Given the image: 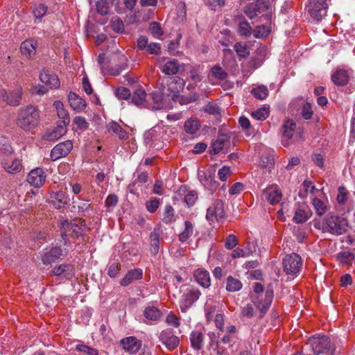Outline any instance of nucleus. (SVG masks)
I'll list each match as a JSON object with an SVG mask.
<instances>
[{
  "label": "nucleus",
  "mask_w": 355,
  "mask_h": 355,
  "mask_svg": "<svg viewBox=\"0 0 355 355\" xmlns=\"http://www.w3.org/2000/svg\"><path fill=\"white\" fill-rule=\"evenodd\" d=\"M309 345L316 355L327 352L331 347L329 338L325 336L315 335L309 338Z\"/></svg>",
  "instance_id": "nucleus-7"
},
{
  "label": "nucleus",
  "mask_w": 355,
  "mask_h": 355,
  "mask_svg": "<svg viewBox=\"0 0 355 355\" xmlns=\"http://www.w3.org/2000/svg\"><path fill=\"white\" fill-rule=\"evenodd\" d=\"M73 266L71 264L63 263L55 267L51 272L56 276L68 278L73 273Z\"/></svg>",
  "instance_id": "nucleus-28"
},
{
  "label": "nucleus",
  "mask_w": 355,
  "mask_h": 355,
  "mask_svg": "<svg viewBox=\"0 0 355 355\" xmlns=\"http://www.w3.org/2000/svg\"><path fill=\"white\" fill-rule=\"evenodd\" d=\"M159 232L156 230L151 232L150 235V245L153 248L152 252L154 254H157L159 251Z\"/></svg>",
  "instance_id": "nucleus-50"
},
{
  "label": "nucleus",
  "mask_w": 355,
  "mask_h": 355,
  "mask_svg": "<svg viewBox=\"0 0 355 355\" xmlns=\"http://www.w3.org/2000/svg\"><path fill=\"white\" fill-rule=\"evenodd\" d=\"M85 228V222L81 219L64 220L61 223L62 237L65 241L68 235L78 237L83 234Z\"/></svg>",
  "instance_id": "nucleus-4"
},
{
  "label": "nucleus",
  "mask_w": 355,
  "mask_h": 355,
  "mask_svg": "<svg viewBox=\"0 0 355 355\" xmlns=\"http://www.w3.org/2000/svg\"><path fill=\"white\" fill-rule=\"evenodd\" d=\"M68 101L73 110L78 112L83 111L87 106L85 101L73 92L69 94Z\"/></svg>",
  "instance_id": "nucleus-22"
},
{
  "label": "nucleus",
  "mask_w": 355,
  "mask_h": 355,
  "mask_svg": "<svg viewBox=\"0 0 355 355\" xmlns=\"http://www.w3.org/2000/svg\"><path fill=\"white\" fill-rule=\"evenodd\" d=\"M227 76V72L218 64L214 65L211 68L209 73V78H214L217 80H225Z\"/></svg>",
  "instance_id": "nucleus-31"
},
{
  "label": "nucleus",
  "mask_w": 355,
  "mask_h": 355,
  "mask_svg": "<svg viewBox=\"0 0 355 355\" xmlns=\"http://www.w3.org/2000/svg\"><path fill=\"white\" fill-rule=\"evenodd\" d=\"M326 223L329 232L332 234L341 235L347 230L348 222L343 217L331 216L327 219Z\"/></svg>",
  "instance_id": "nucleus-8"
},
{
  "label": "nucleus",
  "mask_w": 355,
  "mask_h": 355,
  "mask_svg": "<svg viewBox=\"0 0 355 355\" xmlns=\"http://www.w3.org/2000/svg\"><path fill=\"white\" fill-rule=\"evenodd\" d=\"M67 254V251L66 250H62L60 247H53L42 254V261L44 264H51L62 259Z\"/></svg>",
  "instance_id": "nucleus-13"
},
{
  "label": "nucleus",
  "mask_w": 355,
  "mask_h": 355,
  "mask_svg": "<svg viewBox=\"0 0 355 355\" xmlns=\"http://www.w3.org/2000/svg\"><path fill=\"white\" fill-rule=\"evenodd\" d=\"M229 145V140L224 136L218 137L214 140L210 147V153L211 154H218L222 152Z\"/></svg>",
  "instance_id": "nucleus-25"
},
{
  "label": "nucleus",
  "mask_w": 355,
  "mask_h": 355,
  "mask_svg": "<svg viewBox=\"0 0 355 355\" xmlns=\"http://www.w3.org/2000/svg\"><path fill=\"white\" fill-rule=\"evenodd\" d=\"M40 80L49 89H56L60 86V80L55 73L42 71L40 75Z\"/></svg>",
  "instance_id": "nucleus-19"
},
{
  "label": "nucleus",
  "mask_w": 355,
  "mask_h": 355,
  "mask_svg": "<svg viewBox=\"0 0 355 355\" xmlns=\"http://www.w3.org/2000/svg\"><path fill=\"white\" fill-rule=\"evenodd\" d=\"M198 199V194L195 191H189L184 196V200L189 207H192Z\"/></svg>",
  "instance_id": "nucleus-60"
},
{
  "label": "nucleus",
  "mask_w": 355,
  "mask_h": 355,
  "mask_svg": "<svg viewBox=\"0 0 355 355\" xmlns=\"http://www.w3.org/2000/svg\"><path fill=\"white\" fill-rule=\"evenodd\" d=\"M331 80L337 86L346 85L349 80V76L347 71L338 69L331 74Z\"/></svg>",
  "instance_id": "nucleus-29"
},
{
  "label": "nucleus",
  "mask_w": 355,
  "mask_h": 355,
  "mask_svg": "<svg viewBox=\"0 0 355 355\" xmlns=\"http://www.w3.org/2000/svg\"><path fill=\"white\" fill-rule=\"evenodd\" d=\"M301 257L295 253L286 255L283 259V269L288 275L297 276L302 268Z\"/></svg>",
  "instance_id": "nucleus-5"
},
{
  "label": "nucleus",
  "mask_w": 355,
  "mask_h": 355,
  "mask_svg": "<svg viewBox=\"0 0 355 355\" xmlns=\"http://www.w3.org/2000/svg\"><path fill=\"white\" fill-rule=\"evenodd\" d=\"M243 287L241 281L232 276H228L226 281V290L229 292H236Z\"/></svg>",
  "instance_id": "nucleus-40"
},
{
  "label": "nucleus",
  "mask_w": 355,
  "mask_h": 355,
  "mask_svg": "<svg viewBox=\"0 0 355 355\" xmlns=\"http://www.w3.org/2000/svg\"><path fill=\"white\" fill-rule=\"evenodd\" d=\"M46 178V176L43 169L36 168L29 172L27 176V182L33 187L40 188L44 184Z\"/></svg>",
  "instance_id": "nucleus-15"
},
{
  "label": "nucleus",
  "mask_w": 355,
  "mask_h": 355,
  "mask_svg": "<svg viewBox=\"0 0 355 355\" xmlns=\"http://www.w3.org/2000/svg\"><path fill=\"white\" fill-rule=\"evenodd\" d=\"M37 42L34 40H27L21 44L20 49L22 54L31 58L36 53Z\"/></svg>",
  "instance_id": "nucleus-26"
},
{
  "label": "nucleus",
  "mask_w": 355,
  "mask_h": 355,
  "mask_svg": "<svg viewBox=\"0 0 355 355\" xmlns=\"http://www.w3.org/2000/svg\"><path fill=\"white\" fill-rule=\"evenodd\" d=\"M78 198L80 200L78 204V212L83 214L84 216L89 215L92 207L89 200Z\"/></svg>",
  "instance_id": "nucleus-52"
},
{
  "label": "nucleus",
  "mask_w": 355,
  "mask_h": 355,
  "mask_svg": "<svg viewBox=\"0 0 355 355\" xmlns=\"http://www.w3.org/2000/svg\"><path fill=\"white\" fill-rule=\"evenodd\" d=\"M159 340L169 350L174 349L180 343L179 338L175 336L170 329L162 331L159 336Z\"/></svg>",
  "instance_id": "nucleus-14"
},
{
  "label": "nucleus",
  "mask_w": 355,
  "mask_h": 355,
  "mask_svg": "<svg viewBox=\"0 0 355 355\" xmlns=\"http://www.w3.org/2000/svg\"><path fill=\"white\" fill-rule=\"evenodd\" d=\"M148 30L155 39H159L164 33L160 24L156 21L150 23Z\"/></svg>",
  "instance_id": "nucleus-49"
},
{
  "label": "nucleus",
  "mask_w": 355,
  "mask_h": 355,
  "mask_svg": "<svg viewBox=\"0 0 355 355\" xmlns=\"http://www.w3.org/2000/svg\"><path fill=\"white\" fill-rule=\"evenodd\" d=\"M118 197L115 194H110L105 199V207L107 211H111L117 205Z\"/></svg>",
  "instance_id": "nucleus-53"
},
{
  "label": "nucleus",
  "mask_w": 355,
  "mask_h": 355,
  "mask_svg": "<svg viewBox=\"0 0 355 355\" xmlns=\"http://www.w3.org/2000/svg\"><path fill=\"white\" fill-rule=\"evenodd\" d=\"M112 29L116 33H122L124 31V25L119 17L112 19L110 22Z\"/></svg>",
  "instance_id": "nucleus-64"
},
{
  "label": "nucleus",
  "mask_w": 355,
  "mask_h": 355,
  "mask_svg": "<svg viewBox=\"0 0 355 355\" xmlns=\"http://www.w3.org/2000/svg\"><path fill=\"white\" fill-rule=\"evenodd\" d=\"M311 211L304 209L299 208L295 211L293 218L296 223H303L311 217Z\"/></svg>",
  "instance_id": "nucleus-41"
},
{
  "label": "nucleus",
  "mask_w": 355,
  "mask_h": 355,
  "mask_svg": "<svg viewBox=\"0 0 355 355\" xmlns=\"http://www.w3.org/2000/svg\"><path fill=\"white\" fill-rule=\"evenodd\" d=\"M269 113V109L266 107H263L252 112L251 116L256 120L263 121L268 117Z\"/></svg>",
  "instance_id": "nucleus-48"
},
{
  "label": "nucleus",
  "mask_w": 355,
  "mask_h": 355,
  "mask_svg": "<svg viewBox=\"0 0 355 355\" xmlns=\"http://www.w3.org/2000/svg\"><path fill=\"white\" fill-rule=\"evenodd\" d=\"M282 197L281 189L276 184H272L263 190L261 194L262 200H267L270 205L279 203Z\"/></svg>",
  "instance_id": "nucleus-10"
},
{
  "label": "nucleus",
  "mask_w": 355,
  "mask_h": 355,
  "mask_svg": "<svg viewBox=\"0 0 355 355\" xmlns=\"http://www.w3.org/2000/svg\"><path fill=\"white\" fill-rule=\"evenodd\" d=\"M339 261L343 263L349 264L352 262L354 259V254L350 252H341L337 255Z\"/></svg>",
  "instance_id": "nucleus-54"
},
{
  "label": "nucleus",
  "mask_w": 355,
  "mask_h": 355,
  "mask_svg": "<svg viewBox=\"0 0 355 355\" xmlns=\"http://www.w3.org/2000/svg\"><path fill=\"white\" fill-rule=\"evenodd\" d=\"M200 291L191 285L186 286L182 291V295L180 299V308L182 312H187L188 309L200 298Z\"/></svg>",
  "instance_id": "nucleus-3"
},
{
  "label": "nucleus",
  "mask_w": 355,
  "mask_h": 355,
  "mask_svg": "<svg viewBox=\"0 0 355 355\" xmlns=\"http://www.w3.org/2000/svg\"><path fill=\"white\" fill-rule=\"evenodd\" d=\"M251 93L256 98L263 100L268 96V89L267 87L260 85L253 88Z\"/></svg>",
  "instance_id": "nucleus-47"
},
{
  "label": "nucleus",
  "mask_w": 355,
  "mask_h": 355,
  "mask_svg": "<svg viewBox=\"0 0 355 355\" xmlns=\"http://www.w3.org/2000/svg\"><path fill=\"white\" fill-rule=\"evenodd\" d=\"M107 130L110 132L117 135L120 139H126L128 137L127 132L116 122L110 123Z\"/></svg>",
  "instance_id": "nucleus-39"
},
{
  "label": "nucleus",
  "mask_w": 355,
  "mask_h": 355,
  "mask_svg": "<svg viewBox=\"0 0 355 355\" xmlns=\"http://www.w3.org/2000/svg\"><path fill=\"white\" fill-rule=\"evenodd\" d=\"M297 130L296 123L293 119H288L282 125L283 136L287 139H291Z\"/></svg>",
  "instance_id": "nucleus-34"
},
{
  "label": "nucleus",
  "mask_w": 355,
  "mask_h": 355,
  "mask_svg": "<svg viewBox=\"0 0 355 355\" xmlns=\"http://www.w3.org/2000/svg\"><path fill=\"white\" fill-rule=\"evenodd\" d=\"M200 127V123L196 118H190L184 123V130L187 133L196 135H197Z\"/></svg>",
  "instance_id": "nucleus-35"
},
{
  "label": "nucleus",
  "mask_w": 355,
  "mask_h": 355,
  "mask_svg": "<svg viewBox=\"0 0 355 355\" xmlns=\"http://www.w3.org/2000/svg\"><path fill=\"white\" fill-rule=\"evenodd\" d=\"M123 349L130 354L137 353L141 347V341L135 336H130L121 340Z\"/></svg>",
  "instance_id": "nucleus-17"
},
{
  "label": "nucleus",
  "mask_w": 355,
  "mask_h": 355,
  "mask_svg": "<svg viewBox=\"0 0 355 355\" xmlns=\"http://www.w3.org/2000/svg\"><path fill=\"white\" fill-rule=\"evenodd\" d=\"M2 165L5 171L11 174L17 173L22 168L21 161L19 159H15L10 164L8 162H3Z\"/></svg>",
  "instance_id": "nucleus-36"
},
{
  "label": "nucleus",
  "mask_w": 355,
  "mask_h": 355,
  "mask_svg": "<svg viewBox=\"0 0 355 355\" xmlns=\"http://www.w3.org/2000/svg\"><path fill=\"white\" fill-rule=\"evenodd\" d=\"M143 277L142 270L140 268H135L129 270L125 275L122 278L120 284L122 286H127L135 280H139Z\"/></svg>",
  "instance_id": "nucleus-21"
},
{
  "label": "nucleus",
  "mask_w": 355,
  "mask_h": 355,
  "mask_svg": "<svg viewBox=\"0 0 355 355\" xmlns=\"http://www.w3.org/2000/svg\"><path fill=\"white\" fill-rule=\"evenodd\" d=\"M190 342L191 347L196 351L202 348L204 343V336L202 333L198 331H192L190 334Z\"/></svg>",
  "instance_id": "nucleus-30"
},
{
  "label": "nucleus",
  "mask_w": 355,
  "mask_h": 355,
  "mask_svg": "<svg viewBox=\"0 0 355 355\" xmlns=\"http://www.w3.org/2000/svg\"><path fill=\"white\" fill-rule=\"evenodd\" d=\"M164 107V95L161 92L155 91L147 94L146 108L157 110Z\"/></svg>",
  "instance_id": "nucleus-12"
},
{
  "label": "nucleus",
  "mask_w": 355,
  "mask_h": 355,
  "mask_svg": "<svg viewBox=\"0 0 355 355\" xmlns=\"http://www.w3.org/2000/svg\"><path fill=\"white\" fill-rule=\"evenodd\" d=\"M40 122V112L32 105L20 107L15 120L16 125L24 131L35 128Z\"/></svg>",
  "instance_id": "nucleus-1"
},
{
  "label": "nucleus",
  "mask_w": 355,
  "mask_h": 355,
  "mask_svg": "<svg viewBox=\"0 0 355 355\" xmlns=\"http://www.w3.org/2000/svg\"><path fill=\"white\" fill-rule=\"evenodd\" d=\"M96 11L101 15H105L109 12V5L107 0H99L96 3Z\"/></svg>",
  "instance_id": "nucleus-57"
},
{
  "label": "nucleus",
  "mask_w": 355,
  "mask_h": 355,
  "mask_svg": "<svg viewBox=\"0 0 355 355\" xmlns=\"http://www.w3.org/2000/svg\"><path fill=\"white\" fill-rule=\"evenodd\" d=\"M67 202V196L65 193L62 191H58L54 194L53 203L56 208L60 209L64 207Z\"/></svg>",
  "instance_id": "nucleus-43"
},
{
  "label": "nucleus",
  "mask_w": 355,
  "mask_h": 355,
  "mask_svg": "<svg viewBox=\"0 0 355 355\" xmlns=\"http://www.w3.org/2000/svg\"><path fill=\"white\" fill-rule=\"evenodd\" d=\"M239 122L240 125L242 127V128L243 130H246V135L248 136H250L251 135L253 134L254 131L251 128L250 122L247 117H245L244 116H241L239 120Z\"/></svg>",
  "instance_id": "nucleus-58"
},
{
  "label": "nucleus",
  "mask_w": 355,
  "mask_h": 355,
  "mask_svg": "<svg viewBox=\"0 0 355 355\" xmlns=\"http://www.w3.org/2000/svg\"><path fill=\"white\" fill-rule=\"evenodd\" d=\"M144 315L146 319L150 321L157 322L160 319L162 312L157 307L149 305L144 309Z\"/></svg>",
  "instance_id": "nucleus-33"
},
{
  "label": "nucleus",
  "mask_w": 355,
  "mask_h": 355,
  "mask_svg": "<svg viewBox=\"0 0 355 355\" xmlns=\"http://www.w3.org/2000/svg\"><path fill=\"white\" fill-rule=\"evenodd\" d=\"M201 183L209 190H215L218 187V183L214 180V178L209 174V175H205L203 178L200 176Z\"/></svg>",
  "instance_id": "nucleus-45"
},
{
  "label": "nucleus",
  "mask_w": 355,
  "mask_h": 355,
  "mask_svg": "<svg viewBox=\"0 0 355 355\" xmlns=\"http://www.w3.org/2000/svg\"><path fill=\"white\" fill-rule=\"evenodd\" d=\"M73 123L74 125H76L77 129L82 131L86 130L89 127L88 122L83 116H76L73 120Z\"/></svg>",
  "instance_id": "nucleus-56"
},
{
  "label": "nucleus",
  "mask_w": 355,
  "mask_h": 355,
  "mask_svg": "<svg viewBox=\"0 0 355 355\" xmlns=\"http://www.w3.org/2000/svg\"><path fill=\"white\" fill-rule=\"evenodd\" d=\"M257 4H250L245 8L244 12L250 19L257 17L260 11L257 9Z\"/></svg>",
  "instance_id": "nucleus-62"
},
{
  "label": "nucleus",
  "mask_w": 355,
  "mask_h": 355,
  "mask_svg": "<svg viewBox=\"0 0 355 355\" xmlns=\"http://www.w3.org/2000/svg\"><path fill=\"white\" fill-rule=\"evenodd\" d=\"M76 349L78 352L87 355H98V352L97 349L86 345H78L76 347Z\"/></svg>",
  "instance_id": "nucleus-55"
},
{
  "label": "nucleus",
  "mask_w": 355,
  "mask_h": 355,
  "mask_svg": "<svg viewBox=\"0 0 355 355\" xmlns=\"http://www.w3.org/2000/svg\"><path fill=\"white\" fill-rule=\"evenodd\" d=\"M307 7L309 14L315 21H320L327 15V0H309Z\"/></svg>",
  "instance_id": "nucleus-6"
},
{
  "label": "nucleus",
  "mask_w": 355,
  "mask_h": 355,
  "mask_svg": "<svg viewBox=\"0 0 355 355\" xmlns=\"http://www.w3.org/2000/svg\"><path fill=\"white\" fill-rule=\"evenodd\" d=\"M255 302L252 304H248L246 306L243 307L241 310V315L243 317L252 318L254 315L255 312Z\"/></svg>",
  "instance_id": "nucleus-63"
},
{
  "label": "nucleus",
  "mask_w": 355,
  "mask_h": 355,
  "mask_svg": "<svg viewBox=\"0 0 355 355\" xmlns=\"http://www.w3.org/2000/svg\"><path fill=\"white\" fill-rule=\"evenodd\" d=\"M225 216L223 202L220 200H215L207 210L206 218L212 223L219 221Z\"/></svg>",
  "instance_id": "nucleus-9"
},
{
  "label": "nucleus",
  "mask_w": 355,
  "mask_h": 355,
  "mask_svg": "<svg viewBox=\"0 0 355 355\" xmlns=\"http://www.w3.org/2000/svg\"><path fill=\"white\" fill-rule=\"evenodd\" d=\"M238 32L241 36L248 37L252 34V28L248 22L243 21L239 24Z\"/></svg>",
  "instance_id": "nucleus-51"
},
{
  "label": "nucleus",
  "mask_w": 355,
  "mask_h": 355,
  "mask_svg": "<svg viewBox=\"0 0 355 355\" xmlns=\"http://www.w3.org/2000/svg\"><path fill=\"white\" fill-rule=\"evenodd\" d=\"M23 95V90L21 86H16L14 89L6 91L3 102L10 106H18L20 105Z\"/></svg>",
  "instance_id": "nucleus-16"
},
{
  "label": "nucleus",
  "mask_w": 355,
  "mask_h": 355,
  "mask_svg": "<svg viewBox=\"0 0 355 355\" xmlns=\"http://www.w3.org/2000/svg\"><path fill=\"white\" fill-rule=\"evenodd\" d=\"M181 67V64L178 60L173 59L160 65L159 68L162 72L166 75H175L179 71Z\"/></svg>",
  "instance_id": "nucleus-23"
},
{
  "label": "nucleus",
  "mask_w": 355,
  "mask_h": 355,
  "mask_svg": "<svg viewBox=\"0 0 355 355\" xmlns=\"http://www.w3.org/2000/svg\"><path fill=\"white\" fill-rule=\"evenodd\" d=\"M147 94L141 88L136 89L132 96V102L137 106L146 108Z\"/></svg>",
  "instance_id": "nucleus-32"
},
{
  "label": "nucleus",
  "mask_w": 355,
  "mask_h": 355,
  "mask_svg": "<svg viewBox=\"0 0 355 355\" xmlns=\"http://www.w3.org/2000/svg\"><path fill=\"white\" fill-rule=\"evenodd\" d=\"M273 299V291L271 289H267L265 293V298L263 301H261L257 306L261 312L264 314L270 307Z\"/></svg>",
  "instance_id": "nucleus-37"
},
{
  "label": "nucleus",
  "mask_w": 355,
  "mask_h": 355,
  "mask_svg": "<svg viewBox=\"0 0 355 355\" xmlns=\"http://www.w3.org/2000/svg\"><path fill=\"white\" fill-rule=\"evenodd\" d=\"M47 6L44 3L35 5L32 10V12L35 18V22L38 23L47 12Z\"/></svg>",
  "instance_id": "nucleus-42"
},
{
  "label": "nucleus",
  "mask_w": 355,
  "mask_h": 355,
  "mask_svg": "<svg viewBox=\"0 0 355 355\" xmlns=\"http://www.w3.org/2000/svg\"><path fill=\"white\" fill-rule=\"evenodd\" d=\"M13 153V149L9 142L4 140L0 141V155H10Z\"/></svg>",
  "instance_id": "nucleus-61"
},
{
  "label": "nucleus",
  "mask_w": 355,
  "mask_h": 355,
  "mask_svg": "<svg viewBox=\"0 0 355 355\" xmlns=\"http://www.w3.org/2000/svg\"><path fill=\"white\" fill-rule=\"evenodd\" d=\"M207 336L209 338V348L218 355H225L227 347L233 345L234 338L230 334H225L219 338L216 333L211 331L209 332Z\"/></svg>",
  "instance_id": "nucleus-2"
},
{
  "label": "nucleus",
  "mask_w": 355,
  "mask_h": 355,
  "mask_svg": "<svg viewBox=\"0 0 355 355\" xmlns=\"http://www.w3.org/2000/svg\"><path fill=\"white\" fill-rule=\"evenodd\" d=\"M312 205L315 213L320 216L324 215L327 211L325 202L317 198L312 200Z\"/></svg>",
  "instance_id": "nucleus-44"
},
{
  "label": "nucleus",
  "mask_w": 355,
  "mask_h": 355,
  "mask_svg": "<svg viewBox=\"0 0 355 355\" xmlns=\"http://www.w3.org/2000/svg\"><path fill=\"white\" fill-rule=\"evenodd\" d=\"M193 232L194 227L192 223L186 220L184 230L178 235L179 240L181 242L187 241L193 234Z\"/></svg>",
  "instance_id": "nucleus-38"
},
{
  "label": "nucleus",
  "mask_w": 355,
  "mask_h": 355,
  "mask_svg": "<svg viewBox=\"0 0 355 355\" xmlns=\"http://www.w3.org/2000/svg\"><path fill=\"white\" fill-rule=\"evenodd\" d=\"M255 252V247L253 243H248L244 248H237L232 252L234 259L240 257H248Z\"/></svg>",
  "instance_id": "nucleus-27"
},
{
  "label": "nucleus",
  "mask_w": 355,
  "mask_h": 355,
  "mask_svg": "<svg viewBox=\"0 0 355 355\" xmlns=\"http://www.w3.org/2000/svg\"><path fill=\"white\" fill-rule=\"evenodd\" d=\"M193 277L196 282L205 288H207L211 285V278L209 272L204 268H198L193 272Z\"/></svg>",
  "instance_id": "nucleus-20"
},
{
  "label": "nucleus",
  "mask_w": 355,
  "mask_h": 355,
  "mask_svg": "<svg viewBox=\"0 0 355 355\" xmlns=\"http://www.w3.org/2000/svg\"><path fill=\"white\" fill-rule=\"evenodd\" d=\"M67 132V127L58 123L52 130L45 132L42 139L45 141L54 142L61 138Z\"/></svg>",
  "instance_id": "nucleus-18"
},
{
  "label": "nucleus",
  "mask_w": 355,
  "mask_h": 355,
  "mask_svg": "<svg viewBox=\"0 0 355 355\" xmlns=\"http://www.w3.org/2000/svg\"><path fill=\"white\" fill-rule=\"evenodd\" d=\"M204 2L211 10H217L225 5V0H204Z\"/></svg>",
  "instance_id": "nucleus-59"
},
{
  "label": "nucleus",
  "mask_w": 355,
  "mask_h": 355,
  "mask_svg": "<svg viewBox=\"0 0 355 355\" xmlns=\"http://www.w3.org/2000/svg\"><path fill=\"white\" fill-rule=\"evenodd\" d=\"M73 149V143L70 140L60 142L51 151L50 157L53 161L66 157Z\"/></svg>",
  "instance_id": "nucleus-11"
},
{
  "label": "nucleus",
  "mask_w": 355,
  "mask_h": 355,
  "mask_svg": "<svg viewBox=\"0 0 355 355\" xmlns=\"http://www.w3.org/2000/svg\"><path fill=\"white\" fill-rule=\"evenodd\" d=\"M53 106L56 110L58 116L62 120L60 123L64 125L65 127H67L69 123L70 119L67 110L64 107V104L60 101H55L53 103Z\"/></svg>",
  "instance_id": "nucleus-24"
},
{
  "label": "nucleus",
  "mask_w": 355,
  "mask_h": 355,
  "mask_svg": "<svg viewBox=\"0 0 355 355\" xmlns=\"http://www.w3.org/2000/svg\"><path fill=\"white\" fill-rule=\"evenodd\" d=\"M175 211L171 205H166L164 207L162 220L166 224H169L175 221Z\"/></svg>",
  "instance_id": "nucleus-46"
}]
</instances>
